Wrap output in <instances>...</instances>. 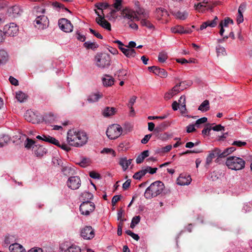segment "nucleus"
<instances>
[{
	"label": "nucleus",
	"instance_id": "f257e3e1",
	"mask_svg": "<svg viewBox=\"0 0 252 252\" xmlns=\"http://www.w3.org/2000/svg\"><path fill=\"white\" fill-rule=\"evenodd\" d=\"M66 140L69 145L80 147L87 143L88 136L86 133L83 131L72 129L68 131Z\"/></svg>",
	"mask_w": 252,
	"mask_h": 252
},
{
	"label": "nucleus",
	"instance_id": "f03ea898",
	"mask_svg": "<svg viewBox=\"0 0 252 252\" xmlns=\"http://www.w3.org/2000/svg\"><path fill=\"white\" fill-rule=\"evenodd\" d=\"M164 185L160 181H156L146 189L144 196L146 199H151L159 195L163 190Z\"/></svg>",
	"mask_w": 252,
	"mask_h": 252
},
{
	"label": "nucleus",
	"instance_id": "7ed1b4c3",
	"mask_svg": "<svg viewBox=\"0 0 252 252\" xmlns=\"http://www.w3.org/2000/svg\"><path fill=\"white\" fill-rule=\"evenodd\" d=\"M225 164L231 170H239L245 167V161L240 158L230 156L227 158Z\"/></svg>",
	"mask_w": 252,
	"mask_h": 252
},
{
	"label": "nucleus",
	"instance_id": "20e7f679",
	"mask_svg": "<svg viewBox=\"0 0 252 252\" xmlns=\"http://www.w3.org/2000/svg\"><path fill=\"white\" fill-rule=\"evenodd\" d=\"M122 131V127L120 125L113 124L108 127L106 135L110 139H115L121 135Z\"/></svg>",
	"mask_w": 252,
	"mask_h": 252
},
{
	"label": "nucleus",
	"instance_id": "39448f33",
	"mask_svg": "<svg viewBox=\"0 0 252 252\" xmlns=\"http://www.w3.org/2000/svg\"><path fill=\"white\" fill-rule=\"evenodd\" d=\"M96 65L101 68H104L110 65L111 59L110 56L106 53L97 55L95 57Z\"/></svg>",
	"mask_w": 252,
	"mask_h": 252
},
{
	"label": "nucleus",
	"instance_id": "423d86ee",
	"mask_svg": "<svg viewBox=\"0 0 252 252\" xmlns=\"http://www.w3.org/2000/svg\"><path fill=\"white\" fill-rule=\"evenodd\" d=\"M95 208V205L93 202L86 201L81 204L79 209L82 215L88 216L94 211Z\"/></svg>",
	"mask_w": 252,
	"mask_h": 252
},
{
	"label": "nucleus",
	"instance_id": "0eeeda50",
	"mask_svg": "<svg viewBox=\"0 0 252 252\" xmlns=\"http://www.w3.org/2000/svg\"><path fill=\"white\" fill-rule=\"evenodd\" d=\"M48 23L47 17L44 15L37 16L34 21V26L38 29H44L48 26Z\"/></svg>",
	"mask_w": 252,
	"mask_h": 252
},
{
	"label": "nucleus",
	"instance_id": "6e6552de",
	"mask_svg": "<svg viewBox=\"0 0 252 252\" xmlns=\"http://www.w3.org/2000/svg\"><path fill=\"white\" fill-rule=\"evenodd\" d=\"M184 84L185 82H183L175 86L171 90L165 93L164 98L167 100L170 99L181 91L184 90L185 87L183 86V85Z\"/></svg>",
	"mask_w": 252,
	"mask_h": 252
},
{
	"label": "nucleus",
	"instance_id": "1a4fd4ad",
	"mask_svg": "<svg viewBox=\"0 0 252 252\" xmlns=\"http://www.w3.org/2000/svg\"><path fill=\"white\" fill-rule=\"evenodd\" d=\"M95 13L98 16L95 19L96 23L101 26L102 28L108 30H111V24L106 20L104 19V16L100 15L97 11L95 10Z\"/></svg>",
	"mask_w": 252,
	"mask_h": 252
},
{
	"label": "nucleus",
	"instance_id": "9d476101",
	"mask_svg": "<svg viewBox=\"0 0 252 252\" xmlns=\"http://www.w3.org/2000/svg\"><path fill=\"white\" fill-rule=\"evenodd\" d=\"M58 25L61 30L66 32H70L73 30V26L70 21L65 18L59 20Z\"/></svg>",
	"mask_w": 252,
	"mask_h": 252
},
{
	"label": "nucleus",
	"instance_id": "9b49d317",
	"mask_svg": "<svg viewBox=\"0 0 252 252\" xmlns=\"http://www.w3.org/2000/svg\"><path fill=\"white\" fill-rule=\"evenodd\" d=\"M81 236L84 239L90 240L94 236V231L91 226H86L82 229Z\"/></svg>",
	"mask_w": 252,
	"mask_h": 252
},
{
	"label": "nucleus",
	"instance_id": "f8f14e48",
	"mask_svg": "<svg viewBox=\"0 0 252 252\" xmlns=\"http://www.w3.org/2000/svg\"><path fill=\"white\" fill-rule=\"evenodd\" d=\"M68 187L72 189H77L81 186V180L78 176L70 177L67 182Z\"/></svg>",
	"mask_w": 252,
	"mask_h": 252
},
{
	"label": "nucleus",
	"instance_id": "ddd939ff",
	"mask_svg": "<svg viewBox=\"0 0 252 252\" xmlns=\"http://www.w3.org/2000/svg\"><path fill=\"white\" fill-rule=\"evenodd\" d=\"M3 30L5 34L12 36H15L18 33L19 30L17 25L13 23L5 25Z\"/></svg>",
	"mask_w": 252,
	"mask_h": 252
},
{
	"label": "nucleus",
	"instance_id": "4468645a",
	"mask_svg": "<svg viewBox=\"0 0 252 252\" xmlns=\"http://www.w3.org/2000/svg\"><path fill=\"white\" fill-rule=\"evenodd\" d=\"M122 14L124 18L130 20L131 21L134 20L136 21L140 20L139 17L136 15L135 11L129 8L124 9L122 11Z\"/></svg>",
	"mask_w": 252,
	"mask_h": 252
},
{
	"label": "nucleus",
	"instance_id": "2eb2a0df",
	"mask_svg": "<svg viewBox=\"0 0 252 252\" xmlns=\"http://www.w3.org/2000/svg\"><path fill=\"white\" fill-rule=\"evenodd\" d=\"M25 119L32 124H38L40 122V119L38 118L34 112L28 110L24 115Z\"/></svg>",
	"mask_w": 252,
	"mask_h": 252
},
{
	"label": "nucleus",
	"instance_id": "dca6fc26",
	"mask_svg": "<svg viewBox=\"0 0 252 252\" xmlns=\"http://www.w3.org/2000/svg\"><path fill=\"white\" fill-rule=\"evenodd\" d=\"M67 246L66 243H63L60 245V250L63 252H81L80 248L75 245H71L65 249Z\"/></svg>",
	"mask_w": 252,
	"mask_h": 252
},
{
	"label": "nucleus",
	"instance_id": "f3484780",
	"mask_svg": "<svg viewBox=\"0 0 252 252\" xmlns=\"http://www.w3.org/2000/svg\"><path fill=\"white\" fill-rule=\"evenodd\" d=\"M148 69L161 78H166L167 76V72L164 69L153 66L149 67Z\"/></svg>",
	"mask_w": 252,
	"mask_h": 252
},
{
	"label": "nucleus",
	"instance_id": "a211bd4d",
	"mask_svg": "<svg viewBox=\"0 0 252 252\" xmlns=\"http://www.w3.org/2000/svg\"><path fill=\"white\" fill-rule=\"evenodd\" d=\"M191 181V179L189 176L181 174L177 178V184L180 186L188 185L190 183Z\"/></svg>",
	"mask_w": 252,
	"mask_h": 252
},
{
	"label": "nucleus",
	"instance_id": "6ab92c4d",
	"mask_svg": "<svg viewBox=\"0 0 252 252\" xmlns=\"http://www.w3.org/2000/svg\"><path fill=\"white\" fill-rule=\"evenodd\" d=\"M218 22V18L216 16L213 20H208L203 22L200 27V30H203L208 27L214 28L216 27Z\"/></svg>",
	"mask_w": 252,
	"mask_h": 252
},
{
	"label": "nucleus",
	"instance_id": "aec40b11",
	"mask_svg": "<svg viewBox=\"0 0 252 252\" xmlns=\"http://www.w3.org/2000/svg\"><path fill=\"white\" fill-rule=\"evenodd\" d=\"M33 151L36 157H41L46 154L47 150L42 146L36 145L33 147Z\"/></svg>",
	"mask_w": 252,
	"mask_h": 252
},
{
	"label": "nucleus",
	"instance_id": "412c9836",
	"mask_svg": "<svg viewBox=\"0 0 252 252\" xmlns=\"http://www.w3.org/2000/svg\"><path fill=\"white\" fill-rule=\"evenodd\" d=\"M117 112V109L113 107H106L102 111V114L104 117H109L114 115Z\"/></svg>",
	"mask_w": 252,
	"mask_h": 252
},
{
	"label": "nucleus",
	"instance_id": "4be33fe9",
	"mask_svg": "<svg viewBox=\"0 0 252 252\" xmlns=\"http://www.w3.org/2000/svg\"><path fill=\"white\" fill-rule=\"evenodd\" d=\"M9 250L10 252H26L22 245L16 243L10 245Z\"/></svg>",
	"mask_w": 252,
	"mask_h": 252
},
{
	"label": "nucleus",
	"instance_id": "5701e85b",
	"mask_svg": "<svg viewBox=\"0 0 252 252\" xmlns=\"http://www.w3.org/2000/svg\"><path fill=\"white\" fill-rule=\"evenodd\" d=\"M36 138L41 140L45 142H47L50 143H52L53 144H58V140L55 139V138H53L52 137H51L49 135H43L42 136L38 135L36 136Z\"/></svg>",
	"mask_w": 252,
	"mask_h": 252
},
{
	"label": "nucleus",
	"instance_id": "b1692460",
	"mask_svg": "<svg viewBox=\"0 0 252 252\" xmlns=\"http://www.w3.org/2000/svg\"><path fill=\"white\" fill-rule=\"evenodd\" d=\"M132 160V159H127L126 157L122 158L120 159L119 164L122 166L123 170L126 171L131 164Z\"/></svg>",
	"mask_w": 252,
	"mask_h": 252
},
{
	"label": "nucleus",
	"instance_id": "393cba45",
	"mask_svg": "<svg viewBox=\"0 0 252 252\" xmlns=\"http://www.w3.org/2000/svg\"><path fill=\"white\" fill-rule=\"evenodd\" d=\"M219 152V149L218 148H216L214 150L212 151L206 158V164L207 165H209L212 162L214 158L216 157H218Z\"/></svg>",
	"mask_w": 252,
	"mask_h": 252
},
{
	"label": "nucleus",
	"instance_id": "a878e982",
	"mask_svg": "<svg viewBox=\"0 0 252 252\" xmlns=\"http://www.w3.org/2000/svg\"><path fill=\"white\" fill-rule=\"evenodd\" d=\"M102 96V94L99 93H93L88 96L87 100L90 103L95 102L101 98Z\"/></svg>",
	"mask_w": 252,
	"mask_h": 252
},
{
	"label": "nucleus",
	"instance_id": "bb28decb",
	"mask_svg": "<svg viewBox=\"0 0 252 252\" xmlns=\"http://www.w3.org/2000/svg\"><path fill=\"white\" fill-rule=\"evenodd\" d=\"M135 12L137 15H138L139 16H141L142 18L149 17V13L147 11H146L142 8L140 7L138 4H136Z\"/></svg>",
	"mask_w": 252,
	"mask_h": 252
},
{
	"label": "nucleus",
	"instance_id": "cd10ccee",
	"mask_svg": "<svg viewBox=\"0 0 252 252\" xmlns=\"http://www.w3.org/2000/svg\"><path fill=\"white\" fill-rule=\"evenodd\" d=\"M102 82L104 86H111L113 85L114 83V78L109 75H105L102 78Z\"/></svg>",
	"mask_w": 252,
	"mask_h": 252
},
{
	"label": "nucleus",
	"instance_id": "c85d7f7f",
	"mask_svg": "<svg viewBox=\"0 0 252 252\" xmlns=\"http://www.w3.org/2000/svg\"><path fill=\"white\" fill-rule=\"evenodd\" d=\"M245 8V5L241 4L238 8V13L237 17V22L238 24L242 23L244 21L243 11H244Z\"/></svg>",
	"mask_w": 252,
	"mask_h": 252
},
{
	"label": "nucleus",
	"instance_id": "c756f323",
	"mask_svg": "<svg viewBox=\"0 0 252 252\" xmlns=\"http://www.w3.org/2000/svg\"><path fill=\"white\" fill-rule=\"evenodd\" d=\"M179 105H180V110L181 113L183 114L187 111L186 107V96L185 95H182L179 99Z\"/></svg>",
	"mask_w": 252,
	"mask_h": 252
},
{
	"label": "nucleus",
	"instance_id": "7c9ffc66",
	"mask_svg": "<svg viewBox=\"0 0 252 252\" xmlns=\"http://www.w3.org/2000/svg\"><path fill=\"white\" fill-rule=\"evenodd\" d=\"M149 155V152L148 150H145L142 152L136 159V162L137 164L142 163L144 159L148 157Z\"/></svg>",
	"mask_w": 252,
	"mask_h": 252
},
{
	"label": "nucleus",
	"instance_id": "2f4dec72",
	"mask_svg": "<svg viewBox=\"0 0 252 252\" xmlns=\"http://www.w3.org/2000/svg\"><path fill=\"white\" fill-rule=\"evenodd\" d=\"M209 101L208 100H204L198 107V110L202 112H206L210 109Z\"/></svg>",
	"mask_w": 252,
	"mask_h": 252
},
{
	"label": "nucleus",
	"instance_id": "473e14b6",
	"mask_svg": "<svg viewBox=\"0 0 252 252\" xmlns=\"http://www.w3.org/2000/svg\"><path fill=\"white\" fill-rule=\"evenodd\" d=\"M171 32L174 33L184 34V27L180 25H176L171 28Z\"/></svg>",
	"mask_w": 252,
	"mask_h": 252
},
{
	"label": "nucleus",
	"instance_id": "72a5a7b5",
	"mask_svg": "<svg viewBox=\"0 0 252 252\" xmlns=\"http://www.w3.org/2000/svg\"><path fill=\"white\" fill-rule=\"evenodd\" d=\"M10 12L11 13L14 17H16L22 12V10L19 6L15 5L10 9Z\"/></svg>",
	"mask_w": 252,
	"mask_h": 252
},
{
	"label": "nucleus",
	"instance_id": "f704fd0d",
	"mask_svg": "<svg viewBox=\"0 0 252 252\" xmlns=\"http://www.w3.org/2000/svg\"><path fill=\"white\" fill-rule=\"evenodd\" d=\"M157 14L159 19L166 17L168 15L167 11L162 8H159L157 9Z\"/></svg>",
	"mask_w": 252,
	"mask_h": 252
},
{
	"label": "nucleus",
	"instance_id": "c9c22d12",
	"mask_svg": "<svg viewBox=\"0 0 252 252\" xmlns=\"http://www.w3.org/2000/svg\"><path fill=\"white\" fill-rule=\"evenodd\" d=\"M16 97L19 102H23L27 99V95L23 92L18 91L16 93Z\"/></svg>",
	"mask_w": 252,
	"mask_h": 252
},
{
	"label": "nucleus",
	"instance_id": "e433bc0d",
	"mask_svg": "<svg viewBox=\"0 0 252 252\" xmlns=\"http://www.w3.org/2000/svg\"><path fill=\"white\" fill-rule=\"evenodd\" d=\"M24 145L25 148H27V149H31V148H32V150L33 147H34V145H36L35 144V141L29 138H27L26 139V140L25 141Z\"/></svg>",
	"mask_w": 252,
	"mask_h": 252
},
{
	"label": "nucleus",
	"instance_id": "4c0bfd02",
	"mask_svg": "<svg viewBox=\"0 0 252 252\" xmlns=\"http://www.w3.org/2000/svg\"><path fill=\"white\" fill-rule=\"evenodd\" d=\"M84 46L88 49L94 50L98 47V45L95 42L87 41L84 43Z\"/></svg>",
	"mask_w": 252,
	"mask_h": 252
},
{
	"label": "nucleus",
	"instance_id": "58836bf2",
	"mask_svg": "<svg viewBox=\"0 0 252 252\" xmlns=\"http://www.w3.org/2000/svg\"><path fill=\"white\" fill-rule=\"evenodd\" d=\"M148 18H143L141 20V24L142 26L146 27L147 28L152 29L154 28L153 25L147 20Z\"/></svg>",
	"mask_w": 252,
	"mask_h": 252
},
{
	"label": "nucleus",
	"instance_id": "ea45409f",
	"mask_svg": "<svg viewBox=\"0 0 252 252\" xmlns=\"http://www.w3.org/2000/svg\"><path fill=\"white\" fill-rule=\"evenodd\" d=\"M8 59V55L4 50L0 51V64L4 63Z\"/></svg>",
	"mask_w": 252,
	"mask_h": 252
},
{
	"label": "nucleus",
	"instance_id": "a19ab883",
	"mask_svg": "<svg viewBox=\"0 0 252 252\" xmlns=\"http://www.w3.org/2000/svg\"><path fill=\"white\" fill-rule=\"evenodd\" d=\"M206 2H203L201 3H198L197 4H195L194 5V7L195 9L197 10L198 12H203L206 10Z\"/></svg>",
	"mask_w": 252,
	"mask_h": 252
},
{
	"label": "nucleus",
	"instance_id": "79ce46f5",
	"mask_svg": "<svg viewBox=\"0 0 252 252\" xmlns=\"http://www.w3.org/2000/svg\"><path fill=\"white\" fill-rule=\"evenodd\" d=\"M146 174V171L145 169H142L138 172H136L133 176V178L136 180H140Z\"/></svg>",
	"mask_w": 252,
	"mask_h": 252
},
{
	"label": "nucleus",
	"instance_id": "37998d69",
	"mask_svg": "<svg viewBox=\"0 0 252 252\" xmlns=\"http://www.w3.org/2000/svg\"><path fill=\"white\" fill-rule=\"evenodd\" d=\"M168 58L167 54L165 52H161L158 56V61L160 63H163Z\"/></svg>",
	"mask_w": 252,
	"mask_h": 252
},
{
	"label": "nucleus",
	"instance_id": "c03bdc74",
	"mask_svg": "<svg viewBox=\"0 0 252 252\" xmlns=\"http://www.w3.org/2000/svg\"><path fill=\"white\" fill-rule=\"evenodd\" d=\"M101 154L111 155L113 157H115L116 156L115 151L111 148H104L101 151Z\"/></svg>",
	"mask_w": 252,
	"mask_h": 252
},
{
	"label": "nucleus",
	"instance_id": "a18cd8bd",
	"mask_svg": "<svg viewBox=\"0 0 252 252\" xmlns=\"http://www.w3.org/2000/svg\"><path fill=\"white\" fill-rule=\"evenodd\" d=\"M136 52L135 50L133 49H130L127 48L126 53H125V55L127 58H133L135 56Z\"/></svg>",
	"mask_w": 252,
	"mask_h": 252
},
{
	"label": "nucleus",
	"instance_id": "49530a36",
	"mask_svg": "<svg viewBox=\"0 0 252 252\" xmlns=\"http://www.w3.org/2000/svg\"><path fill=\"white\" fill-rule=\"evenodd\" d=\"M93 197V195L89 192H84L81 194V197L84 201H89Z\"/></svg>",
	"mask_w": 252,
	"mask_h": 252
},
{
	"label": "nucleus",
	"instance_id": "de8ad7c7",
	"mask_svg": "<svg viewBox=\"0 0 252 252\" xmlns=\"http://www.w3.org/2000/svg\"><path fill=\"white\" fill-rule=\"evenodd\" d=\"M140 219L141 218L139 216L134 217L131 220L130 227L131 228H133L135 226V225L139 222Z\"/></svg>",
	"mask_w": 252,
	"mask_h": 252
},
{
	"label": "nucleus",
	"instance_id": "09e8293b",
	"mask_svg": "<svg viewBox=\"0 0 252 252\" xmlns=\"http://www.w3.org/2000/svg\"><path fill=\"white\" fill-rule=\"evenodd\" d=\"M188 15V13L187 12H180L178 11L176 13V16L177 17L181 20H185Z\"/></svg>",
	"mask_w": 252,
	"mask_h": 252
},
{
	"label": "nucleus",
	"instance_id": "8fccbe9b",
	"mask_svg": "<svg viewBox=\"0 0 252 252\" xmlns=\"http://www.w3.org/2000/svg\"><path fill=\"white\" fill-rule=\"evenodd\" d=\"M216 51L218 56L225 55L226 54L225 49L224 47L218 46L216 47Z\"/></svg>",
	"mask_w": 252,
	"mask_h": 252
},
{
	"label": "nucleus",
	"instance_id": "3c124183",
	"mask_svg": "<svg viewBox=\"0 0 252 252\" xmlns=\"http://www.w3.org/2000/svg\"><path fill=\"white\" fill-rule=\"evenodd\" d=\"M116 75H118L119 80L122 79V77H125L127 75V70L126 69H121L117 71Z\"/></svg>",
	"mask_w": 252,
	"mask_h": 252
},
{
	"label": "nucleus",
	"instance_id": "603ef678",
	"mask_svg": "<svg viewBox=\"0 0 252 252\" xmlns=\"http://www.w3.org/2000/svg\"><path fill=\"white\" fill-rule=\"evenodd\" d=\"M95 6L98 9L102 10L103 9H106L109 6V5L106 2H101L96 4Z\"/></svg>",
	"mask_w": 252,
	"mask_h": 252
},
{
	"label": "nucleus",
	"instance_id": "864d4df0",
	"mask_svg": "<svg viewBox=\"0 0 252 252\" xmlns=\"http://www.w3.org/2000/svg\"><path fill=\"white\" fill-rule=\"evenodd\" d=\"M207 121V118L206 117H202L200 119H198L195 124V126L197 127H199V125L202 124H204Z\"/></svg>",
	"mask_w": 252,
	"mask_h": 252
},
{
	"label": "nucleus",
	"instance_id": "5fc2aeb1",
	"mask_svg": "<svg viewBox=\"0 0 252 252\" xmlns=\"http://www.w3.org/2000/svg\"><path fill=\"white\" fill-rule=\"evenodd\" d=\"M58 144H55V145L61 147L62 149L66 151H68L70 150V147L65 143H62L61 144L60 142L58 141Z\"/></svg>",
	"mask_w": 252,
	"mask_h": 252
},
{
	"label": "nucleus",
	"instance_id": "6e6d98bb",
	"mask_svg": "<svg viewBox=\"0 0 252 252\" xmlns=\"http://www.w3.org/2000/svg\"><path fill=\"white\" fill-rule=\"evenodd\" d=\"M126 233L127 235L130 236L133 239H134V240H135L136 241H138L139 239V237L137 234L134 233L133 232H132L131 231H130L129 230H126Z\"/></svg>",
	"mask_w": 252,
	"mask_h": 252
},
{
	"label": "nucleus",
	"instance_id": "4d7b16f0",
	"mask_svg": "<svg viewBox=\"0 0 252 252\" xmlns=\"http://www.w3.org/2000/svg\"><path fill=\"white\" fill-rule=\"evenodd\" d=\"M172 149V146L168 145L165 147H162L159 149V152L165 153L169 152Z\"/></svg>",
	"mask_w": 252,
	"mask_h": 252
},
{
	"label": "nucleus",
	"instance_id": "13d9d810",
	"mask_svg": "<svg viewBox=\"0 0 252 252\" xmlns=\"http://www.w3.org/2000/svg\"><path fill=\"white\" fill-rule=\"evenodd\" d=\"M233 20L230 19H225L223 21H221L220 24V26H223L224 27H227L229 23L233 24Z\"/></svg>",
	"mask_w": 252,
	"mask_h": 252
},
{
	"label": "nucleus",
	"instance_id": "bf43d9fd",
	"mask_svg": "<svg viewBox=\"0 0 252 252\" xmlns=\"http://www.w3.org/2000/svg\"><path fill=\"white\" fill-rule=\"evenodd\" d=\"M211 129V126L210 124H207L206 127L204 128L202 131V133L204 135H207L209 134L210 131Z\"/></svg>",
	"mask_w": 252,
	"mask_h": 252
},
{
	"label": "nucleus",
	"instance_id": "052dcab7",
	"mask_svg": "<svg viewBox=\"0 0 252 252\" xmlns=\"http://www.w3.org/2000/svg\"><path fill=\"white\" fill-rule=\"evenodd\" d=\"M233 145L237 146L238 147H241L243 146H245L247 145V143L244 141H235L232 143Z\"/></svg>",
	"mask_w": 252,
	"mask_h": 252
},
{
	"label": "nucleus",
	"instance_id": "680f3d73",
	"mask_svg": "<svg viewBox=\"0 0 252 252\" xmlns=\"http://www.w3.org/2000/svg\"><path fill=\"white\" fill-rule=\"evenodd\" d=\"M145 169L146 171V173L149 172L151 174H153L157 172V168H152L150 166H147Z\"/></svg>",
	"mask_w": 252,
	"mask_h": 252
},
{
	"label": "nucleus",
	"instance_id": "e2e57ef3",
	"mask_svg": "<svg viewBox=\"0 0 252 252\" xmlns=\"http://www.w3.org/2000/svg\"><path fill=\"white\" fill-rule=\"evenodd\" d=\"M76 38L81 41L84 42L86 39V37L85 35L81 34L79 32H77L76 33Z\"/></svg>",
	"mask_w": 252,
	"mask_h": 252
},
{
	"label": "nucleus",
	"instance_id": "0e129e2a",
	"mask_svg": "<svg viewBox=\"0 0 252 252\" xmlns=\"http://www.w3.org/2000/svg\"><path fill=\"white\" fill-rule=\"evenodd\" d=\"M122 1V0H115V2L114 3V7L117 10H119L121 9Z\"/></svg>",
	"mask_w": 252,
	"mask_h": 252
},
{
	"label": "nucleus",
	"instance_id": "69168bd1",
	"mask_svg": "<svg viewBox=\"0 0 252 252\" xmlns=\"http://www.w3.org/2000/svg\"><path fill=\"white\" fill-rule=\"evenodd\" d=\"M89 30L90 32L93 34L97 38L99 39H102L103 37L99 33L95 31L91 28L89 29Z\"/></svg>",
	"mask_w": 252,
	"mask_h": 252
},
{
	"label": "nucleus",
	"instance_id": "338daca9",
	"mask_svg": "<svg viewBox=\"0 0 252 252\" xmlns=\"http://www.w3.org/2000/svg\"><path fill=\"white\" fill-rule=\"evenodd\" d=\"M195 125H189L187 126V132L188 133H190L195 130Z\"/></svg>",
	"mask_w": 252,
	"mask_h": 252
},
{
	"label": "nucleus",
	"instance_id": "774afa93",
	"mask_svg": "<svg viewBox=\"0 0 252 252\" xmlns=\"http://www.w3.org/2000/svg\"><path fill=\"white\" fill-rule=\"evenodd\" d=\"M121 196L120 195H115L113 196L112 199V204L114 206L116 204V203L120 200Z\"/></svg>",
	"mask_w": 252,
	"mask_h": 252
}]
</instances>
